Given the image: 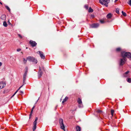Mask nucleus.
<instances>
[{
	"label": "nucleus",
	"instance_id": "1",
	"mask_svg": "<svg viewBox=\"0 0 131 131\" xmlns=\"http://www.w3.org/2000/svg\"><path fill=\"white\" fill-rule=\"evenodd\" d=\"M121 55L122 57L126 58L127 57L131 59V53L130 52H126L124 51L121 52Z\"/></svg>",
	"mask_w": 131,
	"mask_h": 131
},
{
	"label": "nucleus",
	"instance_id": "2",
	"mask_svg": "<svg viewBox=\"0 0 131 131\" xmlns=\"http://www.w3.org/2000/svg\"><path fill=\"white\" fill-rule=\"evenodd\" d=\"M27 59L29 61L32 62L35 64L37 63V59L33 57H28L27 58Z\"/></svg>",
	"mask_w": 131,
	"mask_h": 131
},
{
	"label": "nucleus",
	"instance_id": "3",
	"mask_svg": "<svg viewBox=\"0 0 131 131\" xmlns=\"http://www.w3.org/2000/svg\"><path fill=\"white\" fill-rule=\"evenodd\" d=\"M100 3L103 5H104L106 7H107L108 4L110 2V0H99Z\"/></svg>",
	"mask_w": 131,
	"mask_h": 131
},
{
	"label": "nucleus",
	"instance_id": "4",
	"mask_svg": "<svg viewBox=\"0 0 131 131\" xmlns=\"http://www.w3.org/2000/svg\"><path fill=\"white\" fill-rule=\"evenodd\" d=\"M59 122L60 126V128L62 129L65 131L64 129L65 127L63 124V121L62 119L60 118L59 120Z\"/></svg>",
	"mask_w": 131,
	"mask_h": 131
},
{
	"label": "nucleus",
	"instance_id": "5",
	"mask_svg": "<svg viewBox=\"0 0 131 131\" xmlns=\"http://www.w3.org/2000/svg\"><path fill=\"white\" fill-rule=\"evenodd\" d=\"M123 58L121 59L119 62V64L120 66H122L125 63L126 61V58L123 57Z\"/></svg>",
	"mask_w": 131,
	"mask_h": 131
},
{
	"label": "nucleus",
	"instance_id": "6",
	"mask_svg": "<svg viewBox=\"0 0 131 131\" xmlns=\"http://www.w3.org/2000/svg\"><path fill=\"white\" fill-rule=\"evenodd\" d=\"M38 119V118L37 117H36L35 121L34 122L33 126L32 127V129L34 131L36 129V127L37 122Z\"/></svg>",
	"mask_w": 131,
	"mask_h": 131
},
{
	"label": "nucleus",
	"instance_id": "7",
	"mask_svg": "<svg viewBox=\"0 0 131 131\" xmlns=\"http://www.w3.org/2000/svg\"><path fill=\"white\" fill-rule=\"evenodd\" d=\"M77 102L78 104V106L80 107H83V105L82 104V101L81 99L80 98H79L77 100Z\"/></svg>",
	"mask_w": 131,
	"mask_h": 131
},
{
	"label": "nucleus",
	"instance_id": "8",
	"mask_svg": "<svg viewBox=\"0 0 131 131\" xmlns=\"http://www.w3.org/2000/svg\"><path fill=\"white\" fill-rule=\"evenodd\" d=\"M29 44L32 47H34L36 46L37 43L34 41L30 40L29 42Z\"/></svg>",
	"mask_w": 131,
	"mask_h": 131
},
{
	"label": "nucleus",
	"instance_id": "9",
	"mask_svg": "<svg viewBox=\"0 0 131 131\" xmlns=\"http://www.w3.org/2000/svg\"><path fill=\"white\" fill-rule=\"evenodd\" d=\"M37 54H39L41 58L44 59L45 58V56L43 55V53L41 51H39L37 52Z\"/></svg>",
	"mask_w": 131,
	"mask_h": 131
},
{
	"label": "nucleus",
	"instance_id": "10",
	"mask_svg": "<svg viewBox=\"0 0 131 131\" xmlns=\"http://www.w3.org/2000/svg\"><path fill=\"white\" fill-rule=\"evenodd\" d=\"M6 85V84L5 83L2 82H0V89H2Z\"/></svg>",
	"mask_w": 131,
	"mask_h": 131
},
{
	"label": "nucleus",
	"instance_id": "11",
	"mask_svg": "<svg viewBox=\"0 0 131 131\" xmlns=\"http://www.w3.org/2000/svg\"><path fill=\"white\" fill-rule=\"evenodd\" d=\"M99 25L98 24H94L92 25L91 26V27L92 28H97L99 26Z\"/></svg>",
	"mask_w": 131,
	"mask_h": 131
},
{
	"label": "nucleus",
	"instance_id": "12",
	"mask_svg": "<svg viewBox=\"0 0 131 131\" xmlns=\"http://www.w3.org/2000/svg\"><path fill=\"white\" fill-rule=\"evenodd\" d=\"M27 75V74H26V73H24V74L23 75V83H25V80H26Z\"/></svg>",
	"mask_w": 131,
	"mask_h": 131
},
{
	"label": "nucleus",
	"instance_id": "13",
	"mask_svg": "<svg viewBox=\"0 0 131 131\" xmlns=\"http://www.w3.org/2000/svg\"><path fill=\"white\" fill-rule=\"evenodd\" d=\"M6 15H2L0 17V18L1 19L4 20H6Z\"/></svg>",
	"mask_w": 131,
	"mask_h": 131
},
{
	"label": "nucleus",
	"instance_id": "14",
	"mask_svg": "<svg viewBox=\"0 0 131 131\" xmlns=\"http://www.w3.org/2000/svg\"><path fill=\"white\" fill-rule=\"evenodd\" d=\"M23 85H22L21 86H20L19 88L16 91V92H15V93L11 97V98L13 97L17 93L18 91L22 87V86H23Z\"/></svg>",
	"mask_w": 131,
	"mask_h": 131
},
{
	"label": "nucleus",
	"instance_id": "15",
	"mask_svg": "<svg viewBox=\"0 0 131 131\" xmlns=\"http://www.w3.org/2000/svg\"><path fill=\"white\" fill-rule=\"evenodd\" d=\"M112 14L111 13L108 14L107 16V18H110L112 16Z\"/></svg>",
	"mask_w": 131,
	"mask_h": 131
},
{
	"label": "nucleus",
	"instance_id": "16",
	"mask_svg": "<svg viewBox=\"0 0 131 131\" xmlns=\"http://www.w3.org/2000/svg\"><path fill=\"white\" fill-rule=\"evenodd\" d=\"M129 71H128L126 72L123 75L124 77H126L128 76V74L129 73Z\"/></svg>",
	"mask_w": 131,
	"mask_h": 131
},
{
	"label": "nucleus",
	"instance_id": "17",
	"mask_svg": "<svg viewBox=\"0 0 131 131\" xmlns=\"http://www.w3.org/2000/svg\"><path fill=\"white\" fill-rule=\"evenodd\" d=\"M42 72H38V77L39 78H40L41 77L42 74Z\"/></svg>",
	"mask_w": 131,
	"mask_h": 131
},
{
	"label": "nucleus",
	"instance_id": "18",
	"mask_svg": "<svg viewBox=\"0 0 131 131\" xmlns=\"http://www.w3.org/2000/svg\"><path fill=\"white\" fill-rule=\"evenodd\" d=\"M3 25L5 27H7V26L8 25L6 21H4L3 22Z\"/></svg>",
	"mask_w": 131,
	"mask_h": 131
},
{
	"label": "nucleus",
	"instance_id": "19",
	"mask_svg": "<svg viewBox=\"0 0 131 131\" xmlns=\"http://www.w3.org/2000/svg\"><path fill=\"white\" fill-rule=\"evenodd\" d=\"M68 97H65V98L64 99H63V100L62 102V103H63L64 102H66L67 100H68Z\"/></svg>",
	"mask_w": 131,
	"mask_h": 131
},
{
	"label": "nucleus",
	"instance_id": "20",
	"mask_svg": "<svg viewBox=\"0 0 131 131\" xmlns=\"http://www.w3.org/2000/svg\"><path fill=\"white\" fill-rule=\"evenodd\" d=\"M76 130L77 131H80L81 128L80 127L77 126L76 127Z\"/></svg>",
	"mask_w": 131,
	"mask_h": 131
},
{
	"label": "nucleus",
	"instance_id": "21",
	"mask_svg": "<svg viewBox=\"0 0 131 131\" xmlns=\"http://www.w3.org/2000/svg\"><path fill=\"white\" fill-rule=\"evenodd\" d=\"M35 106H34L32 108V109L31 110V113H30V117L32 115V112H33V110H34V108H35Z\"/></svg>",
	"mask_w": 131,
	"mask_h": 131
},
{
	"label": "nucleus",
	"instance_id": "22",
	"mask_svg": "<svg viewBox=\"0 0 131 131\" xmlns=\"http://www.w3.org/2000/svg\"><path fill=\"white\" fill-rule=\"evenodd\" d=\"M23 63L25 64H26L27 62V60H28L27 59H26L24 58H23Z\"/></svg>",
	"mask_w": 131,
	"mask_h": 131
},
{
	"label": "nucleus",
	"instance_id": "23",
	"mask_svg": "<svg viewBox=\"0 0 131 131\" xmlns=\"http://www.w3.org/2000/svg\"><path fill=\"white\" fill-rule=\"evenodd\" d=\"M93 11V9L91 8V7H90L89 9L88 12L89 13L92 12Z\"/></svg>",
	"mask_w": 131,
	"mask_h": 131
},
{
	"label": "nucleus",
	"instance_id": "24",
	"mask_svg": "<svg viewBox=\"0 0 131 131\" xmlns=\"http://www.w3.org/2000/svg\"><path fill=\"white\" fill-rule=\"evenodd\" d=\"M122 13L123 15V16H126V14L123 11H122Z\"/></svg>",
	"mask_w": 131,
	"mask_h": 131
},
{
	"label": "nucleus",
	"instance_id": "25",
	"mask_svg": "<svg viewBox=\"0 0 131 131\" xmlns=\"http://www.w3.org/2000/svg\"><path fill=\"white\" fill-rule=\"evenodd\" d=\"M28 68L27 67H26L25 68V71L24 73L27 74V73L28 72Z\"/></svg>",
	"mask_w": 131,
	"mask_h": 131
},
{
	"label": "nucleus",
	"instance_id": "26",
	"mask_svg": "<svg viewBox=\"0 0 131 131\" xmlns=\"http://www.w3.org/2000/svg\"><path fill=\"white\" fill-rule=\"evenodd\" d=\"M119 9L118 8H117L116 9V13L117 14H119Z\"/></svg>",
	"mask_w": 131,
	"mask_h": 131
},
{
	"label": "nucleus",
	"instance_id": "27",
	"mask_svg": "<svg viewBox=\"0 0 131 131\" xmlns=\"http://www.w3.org/2000/svg\"><path fill=\"white\" fill-rule=\"evenodd\" d=\"M114 112V110H112L111 111V114L112 116H113V114Z\"/></svg>",
	"mask_w": 131,
	"mask_h": 131
},
{
	"label": "nucleus",
	"instance_id": "28",
	"mask_svg": "<svg viewBox=\"0 0 131 131\" xmlns=\"http://www.w3.org/2000/svg\"><path fill=\"white\" fill-rule=\"evenodd\" d=\"M5 7L6 8V9L9 11V12H10V9L9 8V7L7 6H5Z\"/></svg>",
	"mask_w": 131,
	"mask_h": 131
},
{
	"label": "nucleus",
	"instance_id": "29",
	"mask_svg": "<svg viewBox=\"0 0 131 131\" xmlns=\"http://www.w3.org/2000/svg\"><path fill=\"white\" fill-rule=\"evenodd\" d=\"M128 3L129 5L131 6V0H129Z\"/></svg>",
	"mask_w": 131,
	"mask_h": 131
},
{
	"label": "nucleus",
	"instance_id": "30",
	"mask_svg": "<svg viewBox=\"0 0 131 131\" xmlns=\"http://www.w3.org/2000/svg\"><path fill=\"white\" fill-rule=\"evenodd\" d=\"M127 81L129 83L131 82V78H128L127 79Z\"/></svg>",
	"mask_w": 131,
	"mask_h": 131
},
{
	"label": "nucleus",
	"instance_id": "31",
	"mask_svg": "<svg viewBox=\"0 0 131 131\" xmlns=\"http://www.w3.org/2000/svg\"><path fill=\"white\" fill-rule=\"evenodd\" d=\"M121 50V49L120 48H118L116 49V51H120Z\"/></svg>",
	"mask_w": 131,
	"mask_h": 131
},
{
	"label": "nucleus",
	"instance_id": "32",
	"mask_svg": "<svg viewBox=\"0 0 131 131\" xmlns=\"http://www.w3.org/2000/svg\"><path fill=\"white\" fill-rule=\"evenodd\" d=\"M84 7L86 9H88V6L87 5H85V6H84Z\"/></svg>",
	"mask_w": 131,
	"mask_h": 131
},
{
	"label": "nucleus",
	"instance_id": "33",
	"mask_svg": "<svg viewBox=\"0 0 131 131\" xmlns=\"http://www.w3.org/2000/svg\"><path fill=\"white\" fill-rule=\"evenodd\" d=\"M101 112H102V111L101 110H98L97 111V112L98 113H101Z\"/></svg>",
	"mask_w": 131,
	"mask_h": 131
},
{
	"label": "nucleus",
	"instance_id": "34",
	"mask_svg": "<svg viewBox=\"0 0 131 131\" xmlns=\"http://www.w3.org/2000/svg\"><path fill=\"white\" fill-rule=\"evenodd\" d=\"M100 22L102 23V24H103V23H104V21L103 20H100Z\"/></svg>",
	"mask_w": 131,
	"mask_h": 131
},
{
	"label": "nucleus",
	"instance_id": "35",
	"mask_svg": "<svg viewBox=\"0 0 131 131\" xmlns=\"http://www.w3.org/2000/svg\"><path fill=\"white\" fill-rule=\"evenodd\" d=\"M91 17L92 18H93L94 17V15H91Z\"/></svg>",
	"mask_w": 131,
	"mask_h": 131
},
{
	"label": "nucleus",
	"instance_id": "36",
	"mask_svg": "<svg viewBox=\"0 0 131 131\" xmlns=\"http://www.w3.org/2000/svg\"><path fill=\"white\" fill-rule=\"evenodd\" d=\"M21 50V49H20L19 48L17 49V51L18 52H19Z\"/></svg>",
	"mask_w": 131,
	"mask_h": 131
},
{
	"label": "nucleus",
	"instance_id": "37",
	"mask_svg": "<svg viewBox=\"0 0 131 131\" xmlns=\"http://www.w3.org/2000/svg\"><path fill=\"white\" fill-rule=\"evenodd\" d=\"M42 72V71H41V68H40V67L39 68V72Z\"/></svg>",
	"mask_w": 131,
	"mask_h": 131
},
{
	"label": "nucleus",
	"instance_id": "38",
	"mask_svg": "<svg viewBox=\"0 0 131 131\" xmlns=\"http://www.w3.org/2000/svg\"><path fill=\"white\" fill-rule=\"evenodd\" d=\"M18 36H19L20 37V38H22V37L20 35H19V34H18Z\"/></svg>",
	"mask_w": 131,
	"mask_h": 131
},
{
	"label": "nucleus",
	"instance_id": "39",
	"mask_svg": "<svg viewBox=\"0 0 131 131\" xmlns=\"http://www.w3.org/2000/svg\"><path fill=\"white\" fill-rule=\"evenodd\" d=\"M2 63L1 62H0V67L2 65Z\"/></svg>",
	"mask_w": 131,
	"mask_h": 131
},
{
	"label": "nucleus",
	"instance_id": "40",
	"mask_svg": "<svg viewBox=\"0 0 131 131\" xmlns=\"http://www.w3.org/2000/svg\"><path fill=\"white\" fill-rule=\"evenodd\" d=\"M20 93H23V92L21 91H20Z\"/></svg>",
	"mask_w": 131,
	"mask_h": 131
},
{
	"label": "nucleus",
	"instance_id": "41",
	"mask_svg": "<svg viewBox=\"0 0 131 131\" xmlns=\"http://www.w3.org/2000/svg\"><path fill=\"white\" fill-rule=\"evenodd\" d=\"M0 4H1L2 5V3L1 2H0Z\"/></svg>",
	"mask_w": 131,
	"mask_h": 131
},
{
	"label": "nucleus",
	"instance_id": "42",
	"mask_svg": "<svg viewBox=\"0 0 131 131\" xmlns=\"http://www.w3.org/2000/svg\"><path fill=\"white\" fill-rule=\"evenodd\" d=\"M57 106H56V107H55V109H57Z\"/></svg>",
	"mask_w": 131,
	"mask_h": 131
},
{
	"label": "nucleus",
	"instance_id": "43",
	"mask_svg": "<svg viewBox=\"0 0 131 131\" xmlns=\"http://www.w3.org/2000/svg\"><path fill=\"white\" fill-rule=\"evenodd\" d=\"M21 53H23V52H21Z\"/></svg>",
	"mask_w": 131,
	"mask_h": 131
},
{
	"label": "nucleus",
	"instance_id": "44",
	"mask_svg": "<svg viewBox=\"0 0 131 131\" xmlns=\"http://www.w3.org/2000/svg\"><path fill=\"white\" fill-rule=\"evenodd\" d=\"M27 48H28L27 47L26 48V49H27Z\"/></svg>",
	"mask_w": 131,
	"mask_h": 131
}]
</instances>
